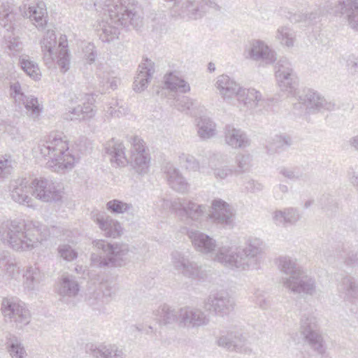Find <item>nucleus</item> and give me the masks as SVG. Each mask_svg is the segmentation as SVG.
<instances>
[{"instance_id": "14", "label": "nucleus", "mask_w": 358, "mask_h": 358, "mask_svg": "<svg viewBox=\"0 0 358 358\" xmlns=\"http://www.w3.org/2000/svg\"><path fill=\"white\" fill-rule=\"evenodd\" d=\"M32 196L43 202L59 201L63 192L52 180L45 178H35L31 182Z\"/></svg>"}, {"instance_id": "31", "label": "nucleus", "mask_w": 358, "mask_h": 358, "mask_svg": "<svg viewBox=\"0 0 358 358\" xmlns=\"http://www.w3.org/2000/svg\"><path fill=\"white\" fill-rule=\"evenodd\" d=\"M215 85L224 100H231L234 96L237 97L241 88L238 83L227 75L219 76Z\"/></svg>"}, {"instance_id": "20", "label": "nucleus", "mask_w": 358, "mask_h": 358, "mask_svg": "<svg viewBox=\"0 0 358 358\" xmlns=\"http://www.w3.org/2000/svg\"><path fill=\"white\" fill-rule=\"evenodd\" d=\"M335 15H344L348 25L358 31V0H340L331 8Z\"/></svg>"}, {"instance_id": "35", "label": "nucleus", "mask_w": 358, "mask_h": 358, "mask_svg": "<svg viewBox=\"0 0 358 358\" xmlns=\"http://www.w3.org/2000/svg\"><path fill=\"white\" fill-rule=\"evenodd\" d=\"M301 218L298 210L294 208H287L283 210H275L272 214V219L277 226L286 227L288 224H295Z\"/></svg>"}, {"instance_id": "34", "label": "nucleus", "mask_w": 358, "mask_h": 358, "mask_svg": "<svg viewBox=\"0 0 358 358\" xmlns=\"http://www.w3.org/2000/svg\"><path fill=\"white\" fill-rule=\"evenodd\" d=\"M105 152L110 156L112 163L117 166H124L128 160L125 155V148L119 140L112 138L105 144Z\"/></svg>"}, {"instance_id": "61", "label": "nucleus", "mask_w": 358, "mask_h": 358, "mask_svg": "<svg viewBox=\"0 0 358 358\" xmlns=\"http://www.w3.org/2000/svg\"><path fill=\"white\" fill-rule=\"evenodd\" d=\"M255 302L262 309H266L270 306V301L265 296V294L263 291L257 289L255 293Z\"/></svg>"}, {"instance_id": "47", "label": "nucleus", "mask_w": 358, "mask_h": 358, "mask_svg": "<svg viewBox=\"0 0 358 358\" xmlns=\"http://www.w3.org/2000/svg\"><path fill=\"white\" fill-rule=\"evenodd\" d=\"M96 77L99 80V86L102 91L109 88L114 90L120 83V80L109 71H99Z\"/></svg>"}, {"instance_id": "26", "label": "nucleus", "mask_w": 358, "mask_h": 358, "mask_svg": "<svg viewBox=\"0 0 358 358\" xmlns=\"http://www.w3.org/2000/svg\"><path fill=\"white\" fill-rule=\"evenodd\" d=\"M92 218L106 236L115 238L120 236L122 232L120 223L106 213L99 210L93 211Z\"/></svg>"}, {"instance_id": "54", "label": "nucleus", "mask_w": 358, "mask_h": 358, "mask_svg": "<svg viewBox=\"0 0 358 358\" xmlns=\"http://www.w3.org/2000/svg\"><path fill=\"white\" fill-rule=\"evenodd\" d=\"M13 171V161L10 155H0V179L7 178Z\"/></svg>"}, {"instance_id": "17", "label": "nucleus", "mask_w": 358, "mask_h": 358, "mask_svg": "<svg viewBox=\"0 0 358 358\" xmlns=\"http://www.w3.org/2000/svg\"><path fill=\"white\" fill-rule=\"evenodd\" d=\"M210 317L201 308L186 306L179 308V327L187 329L208 325Z\"/></svg>"}, {"instance_id": "10", "label": "nucleus", "mask_w": 358, "mask_h": 358, "mask_svg": "<svg viewBox=\"0 0 358 358\" xmlns=\"http://www.w3.org/2000/svg\"><path fill=\"white\" fill-rule=\"evenodd\" d=\"M275 70L276 80L280 90L294 96L298 88L299 80L288 59L280 58L275 66Z\"/></svg>"}, {"instance_id": "9", "label": "nucleus", "mask_w": 358, "mask_h": 358, "mask_svg": "<svg viewBox=\"0 0 358 358\" xmlns=\"http://www.w3.org/2000/svg\"><path fill=\"white\" fill-rule=\"evenodd\" d=\"M187 252L176 250L171 253V264L175 271L184 277L201 280L206 277L202 266L197 262L189 261Z\"/></svg>"}, {"instance_id": "5", "label": "nucleus", "mask_w": 358, "mask_h": 358, "mask_svg": "<svg viewBox=\"0 0 358 358\" xmlns=\"http://www.w3.org/2000/svg\"><path fill=\"white\" fill-rule=\"evenodd\" d=\"M40 45L46 66L50 68L56 62L61 72L65 73L69 69L70 59L65 35H61L57 41L55 32L48 30L41 40Z\"/></svg>"}, {"instance_id": "29", "label": "nucleus", "mask_w": 358, "mask_h": 358, "mask_svg": "<svg viewBox=\"0 0 358 358\" xmlns=\"http://www.w3.org/2000/svg\"><path fill=\"white\" fill-rule=\"evenodd\" d=\"M155 72V64L152 60L145 59L143 62L139 64L137 75L134 81V91L141 92L145 90L152 78Z\"/></svg>"}, {"instance_id": "53", "label": "nucleus", "mask_w": 358, "mask_h": 358, "mask_svg": "<svg viewBox=\"0 0 358 358\" xmlns=\"http://www.w3.org/2000/svg\"><path fill=\"white\" fill-rule=\"evenodd\" d=\"M15 18L13 7L8 3H2L0 6V25L6 27Z\"/></svg>"}, {"instance_id": "28", "label": "nucleus", "mask_w": 358, "mask_h": 358, "mask_svg": "<svg viewBox=\"0 0 358 358\" xmlns=\"http://www.w3.org/2000/svg\"><path fill=\"white\" fill-rule=\"evenodd\" d=\"M164 173L166 175L169 186L174 190L185 193L189 190V185L186 178L172 163L166 162L163 166Z\"/></svg>"}, {"instance_id": "21", "label": "nucleus", "mask_w": 358, "mask_h": 358, "mask_svg": "<svg viewBox=\"0 0 358 358\" xmlns=\"http://www.w3.org/2000/svg\"><path fill=\"white\" fill-rule=\"evenodd\" d=\"M208 8L218 9L219 6L211 0H185L180 14L182 18L196 20L203 16Z\"/></svg>"}, {"instance_id": "42", "label": "nucleus", "mask_w": 358, "mask_h": 358, "mask_svg": "<svg viewBox=\"0 0 358 358\" xmlns=\"http://www.w3.org/2000/svg\"><path fill=\"white\" fill-rule=\"evenodd\" d=\"M197 133L202 139H209L216 135V124L209 117H201L197 122Z\"/></svg>"}, {"instance_id": "56", "label": "nucleus", "mask_w": 358, "mask_h": 358, "mask_svg": "<svg viewBox=\"0 0 358 358\" xmlns=\"http://www.w3.org/2000/svg\"><path fill=\"white\" fill-rule=\"evenodd\" d=\"M279 173L284 178L289 180H296L303 177V172L299 167H285L279 169Z\"/></svg>"}, {"instance_id": "23", "label": "nucleus", "mask_w": 358, "mask_h": 358, "mask_svg": "<svg viewBox=\"0 0 358 358\" xmlns=\"http://www.w3.org/2000/svg\"><path fill=\"white\" fill-rule=\"evenodd\" d=\"M31 183L26 178H18L10 181L11 199L16 203L34 208V199L29 196Z\"/></svg>"}, {"instance_id": "33", "label": "nucleus", "mask_w": 358, "mask_h": 358, "mask_svg": "<svg viewBox=\"0 0 358 358\" xmlns=\"http://www.w3.org/2000/svg\"><path fill=\"white\" fill-rule=\"evenodd\" d=\"M79 292V285L75 278L71 275H62L57 287V293L61 300L68 303L70 299L75 297Z\"/></svg>"}, {"instance_id": "52", "label": "nucleus", "mask_w": 358, "mask_h": 358, "mask_svg": "<svg viewBox=\"0 0 358 358\" xmlns=\"http://www.w3.org/2000/svg\"><path fill=\"white\" fill-rule=\"evenodd\" d=\"M133 208L131 203L123 202L118 199H113L106 203V209L114 214H122Z\"/></svg>"}, {"instance_id": "1", "label": "nucleus", "mask_w": 358, "mask_h": 358, "mask_svg": "<svg viewBox=\"0 0 358 358\" xmlns=\"http://www.w3.org/2000/svg\"><path fill=\"white\" fill-rule=\"evenodd\" d=\"M187 235L196 252L225 268L240 271H257L261 268L265 243L259 238L250 237L243 247L234 248L229 245L218 246L215 239L197 229H189Z\"/></svg>"}, {"instance_id": "64", "label": "nucleus", "mask_w": 358, "mask_h": 358, "mask_svg": "<svg viewBox=\"0 0 358 358\" xmlns=\"http://www.w3.org/2000/svg\"><path fill=\"white\" fill-rule=\"evenodd\" d=\"M347 66L349 73L358 76V57L350 56L347 60Z\"/></svg>"}, {"instance_id": "7", "label": "nucleus", "mask_w": 358, "mask_h": 358, "mask_svg": "<svg viewBox=\"0 0 358 358\" xmlns=\"http://www.w3.org/2000/svg\"><path fill=\"white\" fill-rule=\"evenodd\" d=\"M71 106L64 114L67 120H85L94 117L96 110L94 103L95 99L93 95L86 93H73L69 100Z\"/></svg>"}, {"instance_id": "19", "label": "nucleus", "mask_w": 358, "mask_h": 358, "mask_svg": "<svg viewBox=\"0 0 358 358\" xmlns=\"http://www.w3.org/2000/svg\"><path fill=\"white\" fill-rule=\"evenodd\" d=\"M276 263L279 271L286 275L280 280L283 287L294 280L299 275H303L305 271L299 264L296 258L289 255L280 256L277 259Z\"/></svg>"}, {"instance_id": "49", "label": "nucleus", "mask_w": 358, "mask_h": 358, "mask_svg": "<svg viewBox=\"0 0 358 358\" xmlns=\"http://www.w3.org/2000/svg\"><path fill=\"white\" fill-rule=\"evenodd\" d=\"M341 289L345 292L349 299H357L358 298V282L350 275L345 276L342 279Z\"/></svg>"}, {"instance_id": "32", "label": "nucleus", "mask_w": 358, "mask_h": 358, "mask_svg": "<svg viewBox=\"0 0 358 358\" xmlns=\"http://www.w3.org/2000/svg\"><path fill=\"white\" fill-rule=\"evenodd\" d=\"M20 276L19 267L7 251H0V278L3 280L17 279Z\"/></svg>"}, {"instance_id": "25", "label": "nucleus", "mask_w": 358, "mask_h": 358, "mask_svg": "<svg viewBox=\"0 0 358 358\" xmlns=\"http://www.w3.org/2000/svg\"><path fill=\"white\" fill-rule=\"evenodd\" d=\"M245 55L246 58L266 64H272L276 59L275 52L264 41L259 40L251 43L250 47L245 50Z\"/></svg>"}, {"instance_id": "45", "label": "nucleus", "mask_w": 358, "mask_h": 358, "mask_svg": "<svg viewBox=\"0 0 358 358\" xmlns=\"http://www.w3.org/2000/svg\"><path fill=\"white\" fill-rule=\"evenodd\" d=\"M20 64L22 69L34 80L41 78V73L36 62L31 60L29 56H22L20 58Z\"/></svg>"}, {"instance_id": "58", "label": "nucleus", "mask_w": 358, "mask_h": 358, "mask_svg": "<svg viewBox=\"0 0 358 358\" xmlns=\"http://www.w3.org/2000/svg\"><path fill=\"white\" fill-rule=\"evenodd\" d=\"M58 253L64 259L71 262L78 257V252L67 244L60 245L58 247Z\"/></svg>"}, {"instance_id": "3", "label": "nucleus", "mask_w": 358, "mask_h": 358, "mask_svg": "<svg viewBox=\"0 0 358 358\" xmlns=\"http://www.w3.org/2000/svg\"><path fill=\"white\" fill-rule=\"evenodd\" d=\"M50 229L38 222L6 220L0 224V239L16 252L38 248L50 236Z\"/></svg>"}, {"instance_id": "16", "label": "nucleus", "mask_w": 358, "mask_h": 358, "mask_svg": "<svg viewBox=\"0 0 358 358\" xmlns=\"http://www.w3.org/2000/svg\"><path fill=\"white\" fill-rule=\"evenodd\" d=\"M204 309L215 315L224 317L234 310L236 302L227 293L217 292L210 294L203 302Z\"/></svg>"}, {"instance_id": "39", "label": "nucleus", "mask_w": 358, "mask_h": 358, "mask_svg": "<svg viewBox=\"0 0 358 358\" xmlns=\"http://www.w3.org/2000/svg\"><path fill=\"white\" fill-rule=\"evenodd\" d=\"M223 162V155L220 152L208 151L201 157V173L209 175Z\"/></svg>"}, {"instance_id": "15", "label": "nucleus", "mask_w": 358, "mask_h": 358, "mask_svg": "<svg viewBox=\"0 0 358 358\" xmlns=\"http://www.w3.org/2000/svg\"><path fill=\"white\" fill-rule=\"evenodd\" d=\"M131 147V163L135 171L144 176L149 171L150 157L143 139L134 136L129 140Z\"/></svg>"}, {"instance_id": "57", "label": "nucleus", "mask_w": 358, "mask_h": 358, "mask_svg": "<svg viewBox=\"0 0 358 358\" xmlns=\"http://www.w3.org/2000/svg\"><path fill=\"white\" fill-rule=\"evenodd\" d=\"M196 101L189 96H178L175 99V106L180 111H187L190 110L196 105Z\"/></svg>"}, {"instance_id": "6", "label": "nucleus", "mask_w": 358, "mask_h": 358, "mask_svg": "<svg viewBox=\"0 0 358 358\" xmlns=\"http://www.w3.org/2000/svg\"><path fill=\"white\" fill-rule=\"evenodd\" d=\"M97 253L91 255L92 264L99 267H116L124 265L129 257L130 248L125 244H111L104 240L93 241Z\"/></svg>"}, {"instance_id": "4", "label": "nucleus", "mask_w": 358, "mask_h": 358, "mask_svg": "<svg viewBox=\"0 0 358 358\" xmlns=\"http://www.w3.org/2000/svg\"><path fill=\"white\" fill-rule=\"evenodd\" d=\"M67 137L62 132H52L33 148L36 159H47V167L64 173L71 170L79 157L69 149Z\"/></svg>"}, {"instance_id": "40", "label": "nucleus", "mask_w": 358, "mask_h": 358, "mask_svg": "<svg viewBox=\"0 0 358 358\" xmlns=\"http://www.w3.org/2000/svg\"><path fill=\"white\" fill-rule=\"evenodd\" d=\"M24 278V285L29 290H34L42 280L43 274L36 265L27 268Z\"/></svg>"}, {"instance_id": "30", "label": "nucleus", "mask_w": 358, "mask_h": 358, "mask_svg": "<svg viewBox=\"0 0 358 358\" xmlns=\"http://www.w3.org/2000/svg\"><path fill=\"white\" fill-rule=\"evenodd\" d=\"M224 141L227 145L234 149H241L250 145V140L246 133L231 124L224 127Z\"/></svg>"}, {"instance_id": "46", "label": "nucleus", "mask_w": 358, "mask_h": 358, "mask_svg": "<svg viewBox=\"0 0 358 358\" xmlns=\"http://www.w3.org/2000/svg\"><path fill=\"white\" fill-rule=\"evenodd\" d=\"M275 38L282 45L292 48L294 45L296 34L289 27L282 26L278 28Z\"/></svg>"}, {"instance_id": "27", "label": "nucleus", "mask_w": 358, "mask_h": 358, "mask_svg": "<svg viewBox=\"0 0 358 358\" xmlns=\"http://www.w3.org/2000/svg\"><path fill=\"white\" fill-rule=\"evenodd\" d=\"M247 339L241 331H230L223 335L217 340L219 346L226 348L231 352H245L247 349Z\"/></svg>"}, {"instance_id": "37", "label": "nucleus", "mask_w": 358, "mask_h": 358, "mask_svg": "<svg viewBox=\"0 0 358 358\" xmlns=\"http://www.w3.org/2000/svg\"><path fill=\"white\" fill-rule=\"evenodd\" d=\"M89 350L96 358H126L123 350L115 345H101L98 347L91 345Z\"/></svg>"}, {"instance_id": "36", "label": "nucleus", "mask_w": 358, "mask_h": 358, "mask_svg": "<svg viewBox=\"0 0 358 358\" xmlns=\"http://www.w3.org/2000/svg\"><path fill=\"white\" fill-rule=\"evenodd\" d=\"M156 321L159 325L179 324V309L176 310L167 304L159 306L153 313Z\"/></svg>"}, {"instance_id": "50", "label": "nucleus", "mask_w": 358, "mask_h": 358, "mask_svg": "<svg viewBox=\"0 0 358 358\" xmlns=\"http://www.w3.org/2000/svg\"><path fill=\"white\" fill-rule=\"evenodd\" d=\"M106 114L110 117H121L128 113V108L122 101L113 99L105 109Z\"/></svg>"}, {"instance_id": "8", "label": "nucleus", "mask_w": 358, "mask_h": 358, "mask_svg": "<svg viewBox=\"0 0 358 358\" xmlns=\"http://www.w3.org/2000/svg\"><path fill=\"white\" fill-rule=\"evenodd\" d=\"M164 206L170 208L176 215L193 222H200L207 214V206L186 198L164 200Z\"/></svg>"}, {"instance_id": "22", "label": "nucleus", "mask_w": 358, "mask_h": 358, "mask_svg": "<svg viewBox=\"0 0 358 358\" xmlns=\"http://www.w3.org/2000/svg\"><path fill=\"white\" fill-rule=\"evenodd\" d=\"M283 287L294 294L302 296H313L317 292L315 280L308 275L306 271H303V275H299Z\"/></svg>"}, {"instance_id": "18", "label": "nucleus", "mask_w": 358, "mask_h": 358, "mask_svg": "<svg viewBox=\"0 0 358 358\" xmlns=\"http://www.w3.org/2000/svg\"><path fill=\"white\" fill-rule=\"evenodd\" d=\"M209 217L216 224L233 227L236 217V210L231 204L217 198L211 202Z\"/></svg>"}, {"instance_id": "24", "label": "nucleus", "mask_w": 358, "mask_h": 358, "mask_svg": "<svg viewBox=\"0 0 358 358\" xmlns=\"http://www.w3.org/2000/svg\"><path fill=\"white\" fill-rule=\"evenodd\" d=\"M236 99L240 108L243 110H254L266 104V100L262 93L255 88L241 87Z\"/></svg>"}, {"instance_id": "11", "label": "nucleus", "mask_w": 358, "mask_h": 358, "mask_svg": "<svg viewBox=\"0 0 358 358\" xmlns=\"http://www.w3.org/2000/svg\"><path fill=\"white\" fill-rule=\"evenodd\" d=\"M1 310L6 318L21 329L30 322L31 315L26 304L17 298H4L1 303Z\"/></svg>"}, {"instance_id": "55", "label": "nucleus", "mask_w": 358, "mask_h": 358, "mask_svg": "<svg viewBox=\"0 0 358 358\" xmlns=\"http://www.w3.org/2000/svg\"><path fill=\"white\" fill-rule=\"evenodd\" d=\"M22 43L17 37L5 35V48L10 55H15L22 50Z\"/></svg>"}, {"instance_id": "51", "label": "nucleus", "mask_w": 358, "mask_h": 358, "mask_svg": "<svg viewBox=\"0 0 358 358\" xmlns=\"http://www.w3.org/2000/svg\"><path fill=\"white\" fill-rule=\"evenodd\" d=\"M180 163L184 164L187 170L199 171L201 173V158L197 160L194 156L182 153L179 157Z\"/></svg>"}, {"instance_id": "59", "label": "nucleus", "mask_w": 358, "mask_h": 358, "mask_svg": "<svg viewBox=\"0 0 358 358\" xmlns=\"http://www.w3.org/2000/svg\"><path fill=\"white\" fill-rule=\"evenodd\" d=\"M10 95L16 102L20 103L27 96L22 91V87L18 82L11 83L10 85Z\"/></svg>"}, {"instance_id": "62", "label": "nucleus", "mask_w": 358, "mask_h": 358, "mask_svg": "<svg viewBox=\"0 0 358 358\" xmlns=\"http://www.w3.org/2000/svg\"><path fill=\"white\" fill-rule=\"evenodd\" d=\"M245 188L248 192L258 193L264 189V186L257 180L250 179L245 182Z\"/></svg>"}, {"instance_id": "13", "label": "nucleus", "mask_w": 358, "mask_h": 358, "mask_svg": "<svg viewBox=\"0 0 358 358\" xmlns=\"http://www.w3.org/2000/svg\"><path fill=\"white\" fill-rule=\"evenodd\" d=\"M300 331L305 341L320 354L325 351L322 336L317 331V320L313 314H304L301 319Z\"/></svg>"}, {"instance_id": "60", "label": "nucleus", "mask_w": 358, "mask_h": 358, "mask_svg": "<svg viewBox=\"0 0 358 358\" xmlns=\"http://www.w3.org/2000/svg\"><path fill=\"white\" fill-rule=\"evenodd\" d=\"M213 176L216 179L224 180L227 177L234 175V169L229 166L217 167L213 171Z\"/></svg>"}, {"instance_id": "43", "label": "nucleus", "mask_w": 358, "mask_h": 358, "mask_svg": "<svg viewBox=\"0 0 358 358\" xmlns=\"http://www.w3.org/2000/svg\"><path fill=\"white\" fill-rule=\"evenodd\" d=\"M235 164L234 176L248 173L252 166V156L249 153H238L235 157Z\"/></svg>"}, {"instance_id": "44", "label": "nucleus", "mask_w": 358, "mask_h": 358, "mask_svg": "<svg viewBox=\"0 0 358 358\" xmlns=\"http://www.w3.org/2000/svg\"><path fill=\"white\" fill-rule=\"evenodd\" d=\"M165 85L172 91H179L182 93L190 91L189 83L172 73L165 77Z\"/></svg>"}, {"instance_id": "12", "label": "nucleus", "mask_w": 358, "mask_h": 358, "mask_svg": "<svg viewBox=\"0 0 358 358\" xmlns=\"http://www.w3.org/2000/svg\"><path fill=\"white\" fill-rule=\"evenodd\" d=\"M293 105L296 110H305L307 113L330 111L335 108V104L333 102L328 101L319 93L310 89L299 95L298 102L293 103Z\"/></svg>"}, {"instance_id": "41", "label": "nucleus", "mask_w": 358, "mask_h": 358, "mask_svg": "<svg viewBox=\"0 0 358 358\" xmlns=\"http://www.w3.org/2000/svg\"><path fill=\"white\" fill-rule=\"evenodd\" d=\"M7 348L11 358H25L26 350L20 338L9 334L6 336Z\"/></svg>"}, {"instance_id": "48", "label": "nucleus", "mask_w": 358, "mask_h": 358, "mask_svg": "<svg viewBox=\"0 0 358 358\" xmlns=\"http://www.w3.org/2000/svg\"><path fill=\"white\" fill-rule=\"evenodd\" d=\"M22 102L24 105L27 115L34 120L38 117L42 112L43 107L39 103L36 97L34 96H27Z\"/></svg>"}, {"instance_id": "63", "label": "nucleus", "mask_w": 358, "mask_h": 358, "mask_svg": "<svg viewBox=\"0 0 358 358\" xmlns=\"http://www.w3.org/2000/svg\"><path fill=\"white\" fill-rule=\"evenodd\" d=\"M273 141L276 150H284L292 145V139L288 136H277Z\"/></svg>"}, {"instance_id": "38", "label": "nucleus", "mask_w": 358, "mask_h": 358, "mask_svg": "<svg viewBox=\"0 0 358 358\" xmlns=\"http://www.w3.org/2000/svg\"><path fill=\"white\" fill-rule=\"evenodd\" d=\"M23 16L34 21L37 27H43L47 22V10L45 3L41 1L29 6L27 10L24 12Z\"/></svg>"}, {"instance_id": "2", "label": "nucleus", "mask_w": 358, "mask_h": 358, "mask_svg": "<svg viewBox=\"0 0 358 358\" xmlns=\"http://www.w3.org/2000/svg\"><path fill=\"white\" fill-rule=\"evenodd\" d=\"M94 6L107 12L96 29L99 39L103 43L118 38L122 27L131 25L138 29L143 25V17L134 0H95Z\"/></svg>"}]
</instances>
